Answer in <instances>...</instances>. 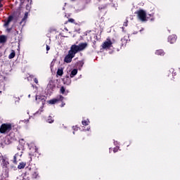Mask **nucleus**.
<instances>
[{
    "label": "nucleus",
    "instance_id": "nucleus-30",
    "mask_svg": "<svg viewBox=\"0 0 180 180\" xmlns=\"http://www.w3.org/2000/svg\"><path fill=\"white\" fill-rule=\"evenodd\" d=\"M117 143V141H115L114 144L116 146V144Z\"/></svg>",
    "mask_w": 180,
    "mask_h": 180
},
{
    "label": "nucleus",
    "instance_id": "nucleus-22",
    "mask_svg": "<svg viewBox=\"0 0 180 180\" xmlns=\"http://www.w3.org/2000/svg\"><path fill=\"white\" fill-rule=\"evenodd\" d=\"M48 123H53L54 122V120L51 117V116H49L47 120Z\"/></svg>",
    "mask_w": 180,
    "mask_h": 180
},
{
    "label": "nucleus",
    "instance_id": "nucleus-12",
    "mask_svg": "<svg viewBox=\"0 0 180 180\" xmlns=\"http://www.w3.org/2000/svg\"><path fill=\"white\" fill-rule=\"evenodd\" d=\"M63 74H64V69L63 68L58 69L57 75H59V77H61L63 76Z\"/></svg>",
    "mask_w": 180,
    "mask_h": 180
},
{
    "label": "nucleus",
    "instance_id": "nucleus-1",
    "mask_svg": "<svg viewBox=\"0 0 180 180\" xmlns=\"http://www.w3.org/2000/svg\"><path fill=\"white\" fill-rule=\"evenodd\" d=\"M86 47H88V44L86 43H82L79 45L73 44L71 46L69 51L75 56L79 51H83V50H85Z\"/></svg>",
    "mask_w": 180,
    "mask_h": 180
},
{
    "label": "nucleus",
    "instance_id": "nucleus-4",
    "mask_svg": "<svg viewBox=\"0 0 180 180\" xmlns=\"http://www.w3.org/2000/svg\"><path fill=\"white\" fill-rule=\"evenodd\" d=\"M138 13V18L141 20L142 22H146L147 20V13L146 11L143 10H140L137 12Z\"/></svg>",
    "mask_w": 180,
    "mask_h": 180
},
{
    "label": "nucleus",
    "instance_id": "nucleus-20",
    "mask_svg": "<svg viewBox=\"0 0 180 180\" xmlns=\"http://www.w3.org/2000/svg\"><path fill=\"white\" fill-rule=\"evenodd\" d=\"M68 81L65 82V80H64V84H65L66 85H70L71 84V79H70L68 77L66 79Z\"/></svg>",
    "mask_w": 180,
    "mask_h": 180
},
{
    "label": "nucleus",
    "instance_id": "nucleus-26",
    "mask_svg": "<svg viewBox=\"0 0 180 180\" xmlns=\"http://www.w3.org/2000/svg\"><path fill=\"white\" fill-rule=\"evenodd\" d=\"M34 81L35 84H39V80L37 79V78H35L34 79Z\"/></svg>",
    "mask_w": 180,
    "mask_h": 180
},
{
    "label": "nucleus",
    "instance_id": "nucleus-14",
    "mask_svg": "<svg viewBox=\"0 0 180 180\" xmlns=\"http://www.w3.org/2000/svg\"><path fill=\"white\" fill-rule=\"evenodd\" d=\"M76 74H78V70L77 69H74L71 72L70 78H74V77H75Z\"/></svg>",
    "mask_w": 180,
    "mask_h": 180
},
{
    "label": "nucleus",
    "instance_id": "nucleus-8",
    "mask_svg": "<svg viewBox=\"0 0 180 180\" xmlns=\"http://www.w3.org/2000/svg\"><path fill=\"white\" fill-rule=\"evenodd\" d=\"M0 162L3 165V167H8V165H9L8 158H6L5 156H0Z\"/></svg>",
    "mask_w": 180,
    "mask_h": 180
},
{
    "label": "nucleus",
    "instance_id": "nucleus-28",
    "mask_svg": "<svg viewBox=\"0 0 180 180\" xmlns=\"http://www.w3.org/2000/svg\"><path fill=\"white\" fill-rule=\"evenodd\" d=\"M49 50H50V46H49L48 45H46V51H49Z\"/></svg>",
    "mask_w": 180,
    "mask_h": 180
},
{
    "label": "nucleus",
    "instance_id": "nucleus-29",
    "mask_svg": "<svg viewBox=\"0 0 180 180\" xmlns=\"http://www.w3.org/2000/svg\"><path fill=\"white\" fill-rule=\"evenodd\" d=\"M124 26H127V21L124 22Z\"/></svg>",
    "mask_w": 180,
    "mask_h": 180
},
{
    "label": "nucleus",
    "instance_id": "nucleus-7",
    "mask_svg": "<svg viewBox=\"0 0 180 180\" xmlns=\"http://www.w3.org/2000/svg\"><path fill=\"white\" fill-rule=\"evenodd\" d=\"M63 99L64 97H63V96H60L57 98H53L52 100L49 101L48 103H49V105H55V103H57L58 101H63Z\"/></svg>",
    "mask_w": 180,
    "mask_h": 180
},
{
    "label": "nucleus",
    "instance_id": "nucleus-19",
    "mask_svg": "<svg viewBox=\"0 0 180 180\" xmlns=\"http://www.w3.org/2000/svg\"><path fill=\"white\" fill-rule=\"evenodd\" d=\"M27 16H29V13L26 12L25 13L24 18L22 20V22H25V20H26V19H27ZM22 22H20V24H22Z\"/></svg>",
    "mask_w": 180,
    "mask_h": 180
},
{
    "label": "nucleus",
    "instance_id": "nucleus-25",
    "mask_svg": "<svg viewBox=\"0 0 180 180\" xmlns=\"http://www.w3.org/2000/svg\"><path fill=\"white\" fill-rule=\"evenodd\" d=\"M41 112H43V108H41L37 112V113H41Z\"/></svg>",
    "mask_w": 180,
    "mask_h": 180
},
{
    "label": "nucleus",
    "instance_id": "nucleus-21",
    "mask_svg": "<svg viewBox=\"0 0 180 180\" xmlns=\"http://www.w3.org/2000/svg\"><path fill=\"white\" fill-rule=\"evenodd\" d=\"M82 123L83 126H88L89 124V120H83Z\"/></svg>",
    "mask_w": 180,
    "mask_h": 180
},
{
    "label": "nucleus",
    "instance_id": "nucleus-33",
    "mask_svg": "<svg viewBox=\"0 0 180 180\" xmlns=\"http://www.w3.org/2000/svg\"><path fill=\"white\" fill-rule=\"evenodd\" d=\"M20 141H23V139H21Z\"/></svg>",
    "mask_w": 180,
    "mask_h": 180
},
{
    "label": "nucleus",
    "instance_id": "nucleus-9",
    "mask_svg": "<svg viewBox=\"0 0 180 180\" xmlns=\"http://www.w3.org/2000/svg\"><path fill=\"white\" fill-rule=\"evenodd\" d=\"M176 41V35H171L168 38V42L171 43L172 44L173 43H175Z\"/></svg>",
    "mask_w": 180,
    "mask_h": 180
},
{
    "label": "nucleus",
    "instance_id": "nucleus-3",
    "mask_svg": "<svg viewBox=\"0 0 180 180\" xmlns=\"http://www.w3.org/2000/svg\"><path fill=\"white\" fill-rule=\"evenodd\" d=\"M13 20V17L9 16L7 19L4 20V27L6 28V31L9 33L11 30H12V28H9V25H11V22Z\"/></svg>",
    "mask_w": 180,
    "mask_h": 180
},
{
    "label": "nucleus",
    "instance_id": "nucleus-23",
    "mask_svg": "<svg viewBox=\"0 0 180 180\" xmlns=\"http://www.w3.org/2000/svg\"><path fill=\"white\" fill-rule=\"evenodd\" d=\"M60 94H65V88L64 86L60 87Z\"/></svg>",
    "mask_w": 180,
    "mask_h": 180
},
{
    "label": "nucleus",
    "instance_id": "nucleus-18",
    "mask_svg": "<svg viewBox=\"0 0 180 180\" xmlns=\"http://www.w3.org/2000/svg\"><path fill=\"white\" fill-rule=\"evenodd\" d=\"M15 56V51H12L11 54L8 56V58L12 59L14 58Z\"/></svg>",
    "mask_w": 180,
    "mask_h": 180
},
{
    "label": "nucleus",
    "instance_id": "nucleus-13",
    "mask_svg": "<svg viewBox=\"0 0 180 180\" xmlns=\"http://www.w3.org/2000/svg\"><path fill=\"white\" fill-rule=\"evenodd\" d=\"M26 167V162H20L18 166V169H23V168H25Z\"/></svg>",
    "mask_w": 180,
    "mask_h": 180
},
{
    "label": "nucleus",
    "instance_id": "nucleus-2",
    "mask_svg": "<svg viewBox=\"0 0 180 180\" xmlns=\"http://www.w3.org/2000/svg\"><path fill=\"white\" fill-rule=\"evenodd\" d=\"M12 130V124L9 123H6L1 124L0 127V133L5 134L6 133H9V131Z\"/></svg>",
    "mask_w": 180,
    "mask_h": 180
},
{
    "label": "nucleus",
    "instance_id": "nucleus-17",
    "mask_svg": "<svg viewBox=\"0 0 180 180\" xmlns=\"http://www.w3.org/2000/svg\"><path fill=\"white\" fill-rule=\"evenodd\" d=\"M6 41V37L5 36L0 37V43H5Z\"/></svg>",
    "mask_w": 180,
    "mask_h": 180
},
{
    "label": "nucleus",
    "instance_id": "nucleus-31",
    "mask_svg": "<svg viewBox=\"0 0 180 180\" xmlns=\"http://www.w3.org/2000/svg\"><path fill=\"white\" fill-rule=\"evenodd\" d=\"M65 30H66V32H68V30L67 28H65Z\"/></svg>",
    "mask_w": 180,
    "mask_h": 180
},
{
    "label": "nucleus",
    "instance_id": "nucleus-5",
    "mask_svg": "<svg viewBox=\"0 0 180 180\" xmlns=\"http://www.w3.org/2000/svg\"><path fill=\"white\" fill-rule=\"evenodd\" d=\"M75 57V55H73V53L69 51L68 55L64 58V61L68 63H71V61H72V58Z\"/></svg>",
    "mask_w": 180,
    "mask_h": 180
},
{
    "label": "nucleus",
    "instance_id": "nucleus-11",
    "mask_svg": "<svg viewBox=\"0 0 180 180\" xmlns=\"http://www.w3.org/2000/svg\"><path fill=\"white\" fill-rule=\"evenodd\" d=\"M22 154H23L22 151H20L18 153H17L15 155H14V162H16V160L18 158H20V157H22Z\"/></svg>",
    "mask_w": 180,
    "mask_h": 180
},
{
    "label": "nucleus",
    "instance_id": "nucleus-24",
    "mask_svg": "<svg viewBox=\"0 0 180 180\" xmlns=\"http://www.w3.org/2000/svg\"><path fill=\"white\" fill-rule=\"evenodd\" d=\"M75 21V20L72 18H70V19L68 20V22H70V23H74Z\"/></svg>",
    "mask_w": 180,
    "mask_h": 180
},
{
    "label": "nucleus",
    "instance_id": "nucleus-27",
    "mask_svg": "<svg viewBox=\"0 0 180 180\" xmlns=\"http://www.w3.org/2000/svg\"><path fill=\"white\" fill-rule=\"evenodd\" d=\"M113 151H114V153H117V148H115Z\"/></svg>",
    "mask_w": 180,
    "mask_h": 180
},
{
    "label": "nucleus",
    "instance_id": "nucleus-15",
    "mask_svg": "<svg viewBox=\"0 0 180 180\" xmlns=\"http://www.w3.org/2000/svg\"><path fill=\"white\" fill-rule=\"evenodd\" d=\"M31 150V155H34V153H37V148H36V146H34L32 148H30Z\"/></svg>",
    "mask_w": 180,
    "mask_h": 180
},
{
    "label": "nucleus",
    "instance_id": "nucleus-6",
    "mask_svg": "<svg viewBox=\"0 0 180 180\" xmlns=\"http://www.w3.org/2000/svg\"><path fill=\"white\" fill-rule=\"evenodd\" d=\"M112 44L113 43L110 40V39L108 38L102 44L103 49H110L112 47Z\"/></svg>",
    "mask_w": 180,
    "mask_h": 180
},
{
    "label": "nucleus",
    "instance_id": "nucleus-10",
    "mask_svg": "<svg viewBox=\"0 0 180 180\" xmlns=\"http://www.w3.org/2000/svg\"><path fill=\"white\" fill-rule=\"evenodd\" d=\"M36 101H38V102H41L42 105H44L46 103V100L44 99V96H36Z\"/></svg>",
    "mask_w": 180,
    "mask_h": 180
},
{
    "label": "nucleus",
    "instance_id": "nucleus-16",
    "mask_svg": "<svg viewBox=\"0 0 180 180\" xmlns=\"http://www.w3.org/2000/svg\"><path fill=\"white\" fill-rule=\"evenodd\" d=\"M155 54H157V56H164L165 53H164V51L160 49V50L156 51Z\"/></svg>",
    "mask_w": 180,
    "mask_h": 180
},
{
    "label": "nucleus",
    "instance_id": "nucleus-34",
    "mask_svg": "<svg viewBox=\"0 0 180 180\" xmlns=\"http://www.w3.org/2000/svg\"><path fill=\"white\" fill-rule=\"evenodd\" d=\"M72 1H74V0H72Z\"/></svg>",
    "mask_w": 180,
    "mask_h": 180
},
{
    "label": "nucleus",
    "instance_id": "nucleus-32",
    "mask_svg": "<svg viewBox=\"0 0 180 180\" xmlns=\"http://www.w3.org/2000/svg\"><path fill=\"white\" fill-rule=\"evenodd\" d=\"M28 98H30V94L28 95Z\"/></svg>",
    "mask_w": 180,
    "mask_h": 180
}]
</instances>
